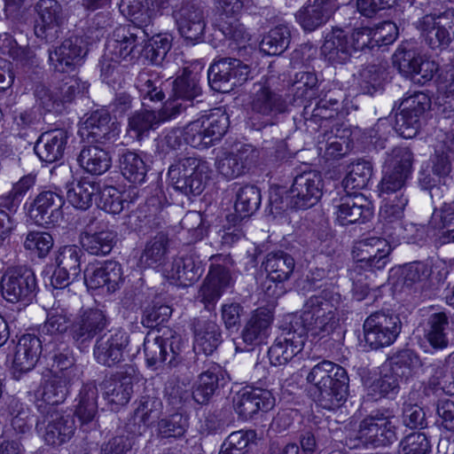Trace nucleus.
I'll return each mask as SVG.
<instances>
[{"label": "nucleus", "mask_w": 454, "mask_h": 454, "mask_svg": "<svg viewBox=\"0 0 454 454\" xmlns=\"http://www.w3.org/2000/svg\"><path fill=\"white\" fill-rule=\"evenodd\" d=\"M307 381L317 390V402L321 407L334 410L346 401L349 378L340 365L328 360L316 364L307 375Z\"/></svg>", "instance_id": "f257e3e1"}, {"label": "nucleus", "mask_w": 454, "mask_h": 454, "mask_svg": "<svg viewBox=\"0 0 454 454\" xmlns=\"http://www.w3.org/2000/svg\"><path fill=\"white\" fill-rule=\"evenodd\" d=\"M333 300V294L324 290L306 301L301 317L294 323L297 329L304 330L306 338L310 333L322 339L336 329L339 318Z\"/></svg>", "instance_id": "f03ea898"}, {"label": "nucleus", "mask_w": 454, "mask_h": 454, "mask_svg": "<svg viewBox=\"0 0 454 454\" xmlns=\"http://www.w3.org/2000/svg\"><path fill=\"white\" fill-rule=\"evenodd\" d=\"M207 160L195 156H177L168 168V178L174 188L190 196L200 195L210 178Z\"/></svg>", "instance_id": "7ed1b4c3"}, {"label": "nucleus", "mask_w": 454, "mask_h": 454, "mask_svg": "<svg viewBox=\"0 0 454 454\" xmlns=\"http://www.w3.org/2000/svg\"><path fill=\"white\" fill-rule=\"evenodd\" d=\"M181 337L168 327L157 333H148L144 340V353L149 367L157 370L163 366L176 367L181 362Z\"/></svg>", "instance_id": "20e7f679"}, {"label": "nucleus", "mask_w": 454, "mask_h": 454, "mask_svg": "<svg viewBox=\"0 0 454 454\" xmlns=\"http://www.w3.org/2000/svg\"><path fill=\"white\" fill-rule=\"evenodd\" d=\"M229 127V117L220 109L189 122L184 127L185 144L203 149L221 140Z\"/></svg>", "instance_id": "39448f33"}, {"label": "nucleus", "mask_w": 454, "mask_h": 454, "mask_svg": "<svg viewBox=\"0 0 454 454\" xmlns=\"http://www.w3.org/2000/svg\"><path fill=\"white\" fill-rule=\"evenodd\" d=\"M364 340L373 350L393 344L402 331L398 315L385 311L371 314L364 322Z\"/></svg>", "instance_id": "423d86ee"}, {"label": "nucleus", "mask_w": 454, "mask_h": 454, "mask_svg": "<svg viewBox=\"0 0 454 454\" xmlns=\"http://www.w3.org/2000/svg\"><path fill=\"white\" fill-rule=\"evenodd\" d=\"M0 287L7 301L27 306L36 295L37 283L32 270L20 266L6 270L2 276Z\"/></svg>", "instance_id": "0eeeda50"}, {"label": "nucleus", "mask_w": 454, "mask_h": 454, "mask_svg": "<svg viewBox=\"0 0 454 454\" xmlns=\"http://www.w3.org/2000/svg\"><path fill=\"white\" fill-rule=\"evenodd\" d=\"M393 417L376 411L359 423L356 439L366 447H386L397 440V427Z\"/></svg>", "instance_id": "6e6552de"}, {"label": "nucleus", "mask_w": 454, "mask_h": 454, "mask_svg": "<svg viewBox=\"0 0 454 454\" xmlns=\"http://www.w3.org/2000/svg\"><path fill=\"white\" fill-rule=\"evenodd\" d=\"M413 154L408 147L397 146L387 153V170L380 184L381 193H403V188L411 175Z\"/></svg>", "instance_id": "1a4fd4ad"}, {"label": "nucleus", "mask_w": 454, "mask_h": 454, "mask_svg": "<svg viewBox=\"0 0 454 454\" xmlns=\"http://www.w3.org/2000/svg\"><path fill=\"white\" fill-rule=\"evenodd\" d=\"M250 71V67L239 59L223 58L210 66L207 72L208 83L215 91L229 92L246 82Z\"/></svg>", "instance_id": "9d476101"}, {"label": "nucleus", "mask_w": 454, "mask_h": 454, "mask_svg": "<svg viewBox=\"0 0 454 454\" xmlns=\"http://www.w3.org/2000/svg\"><path fill=\"white\" fill-rule=\"evenodd\" d=\"M202 88L197 74L184 71L173 82L172 95L164 103L165 113L176 118L202 100Z\"/></svg>", "instance_id": "9b49d317"}, {"label": "nucleus", "mask_w": 454, "mask_h": 454, "mask_svg": "<svg viewBox=\"0 0 454 454\" xmlns=\"http://www.w3.org/2000/svg\"><path fill=\"white\" fill-rule=\"evenodd\" d=\"M153 34V29L127 24L116 27L106 44V51L117 59H133Z\"/></svg>", "instance_id": "f8f14e48"}, {"label": "nucleus", "mask_w": 454, "mask_h": 454, "mask_svg": "<svg viewBox=\"0 0 454 454\" xmlns=\"http://www.w3.org/2000/svg\"><path fill=\"white\" fill-rule=\"evenodd\" d=\"M210 260L212 265L209 273L199 292V297L208 310L211 309L210 306L213 307L225 289L230 286L231 283L230 270L233 265L230 255L215 254L211 256Z\"/></svg>", "instance_id": "ddd939ff"}, {"label": "nucleus", "mask_w": 454, "mask_h": 454, "mask_svg": "<svg viewBox=\"0 0 454 454\" xmlns=\"http://www.w3.org/2000/svg\"><path fill=\"white\" fill-rule=\"evenodd\" d=\"M430 106V98L423 92H415L403 98L395 116V131L403 138L414 137L420 129L421 116Z\"/></svg>", "instance_id": "4468645a"}, {"label": "nucleus", "mask_w": 454, "mask_h": 454, "mask_svg": "<svg viewBox=\"0 0 454 454\" xmlns=\"http://www.w3.org/2000/svg\"><path fill=\"white\" fill-rule=\"evenodd\" d=\"M89 51L83 36L72 35L48 50L50 65L59 73H70L83 64Z\"/></svg>", "instance_id": "2eb2a0df"}, {"label": "nucleus", "mask_w": 454, "mask_h": 454, "mask_svg": "<svg viewBox=\"0 0 454 454\" xmlns=\"http://www.w3.org/2000/svg\"><path fill=\"white\" fill-rule=\"evenodd\" d=\"M323 178L316 170L297 175L289 190L288 203L291 208L305 210L314 207L323 194Z\"/></svg>", "instance_id": "dca6fc26"}, {"label": "nucleus", "mask_w": 454, "mask_h": 454, "mask_svg": "<svg viewBox=\"0 0 454 454\" xmlns=\"http://www.w3.org/2000/svg\"><path fill=\"white\" fill-rule=\"evenodd\" d=\"M108 319L98 309H90L78 315L70 324L69 334L74 346L81 351L88 349L92 340L107 326Z\"/></svg>", "instance_id": "f3484780"}, {"label": "nucleus", "mask_w": 454, "mask_h": 454, "mask_svg": "<svg viewBox=\"0 0 454 454\" xmlns=\"http://www.w3.org/2000/svg\"><path fill=\"white\" fill-rule=\"evenodd\" d=\"M39 413L35 428L47 444L61 445L72 437L75 430L72 414L59 410Z\"/></svg>", "instance_id": "a211bd4d"}, {"label": "nucleus", "mask_w": 454, "mask_h": 454, "mask_svg": "<svg viewBox=\"0 0 454 454\" xmlns=\"http://www.w3.org/2000/svg\"><path fill=\"white\" fill-rule=\"evenodd\" d=\"M82 248L91 255L105 256L111 253L117 242V233L106 228L97 216H89L79 235Z\"/></svg>", "instance_id": "6ab92c4d"}, {"label": "nucleus", "mask_w": 454, "mask_h": 454, "mask_svg": "<svg viewBox=\"0 0 454 454\" xmlns=\"http://www.w3.org/2000/svg\"><path fill=\"white\" fill-rule=\"evenodd\" d=\"M35 36L45 43L54 42L61 34L60 27L65 19L62 5L58 0H39L35 4Z\"/></svg>", "instance_id": "aec40b11"}, {"label": "nucleus", "mask_w": 454, "mask_h": 454, "mask_svg": "<svg viewBox=\"0 0 454 454\" xmlns=\"http://www.w3.org/2000/svg\"><path fill=\"white\" fill-rule=\"evenodd\" d=\"M232 403L239 418L248 420L259 412L271 410L275 405V398L268 389L246 387L235 394Z\"/></svg>", "instance_id": "412c9836"}, {"label": "nucleus", "mask_w": 454, "mask_h": 454, "mask_svg": "<svg viewBox=\"0 0 454 454\" xmlns=\"http://www.w3.org/2000/svg\"><path fill=\"white\" fill-rule=\"evenodd\" d=\"M129 342V335L124 331H109L96 339L93 356L103 366H116L124 361Z\"/></svg>", "instance_id": "4be33fe9"}, {"label": "nucleus", "mask_w": 454, "mask_h": 454, "mask_svg": "<svg viewBox=\"0 0 454 454\" xmlns=\"http://www.w3.org/2000/svg\"><path fill=\"white\" fill-rule=\"evenodd\" d=\"M391 247L385 239L372 237L357 242L352 251L356 265L370 271L382 270L388 262Z\"/></svg>", "instance_id": "5701e85b"}, {"label": "nucleus", "mask_w": 454, "mask_h": 454, "mask_svg": "<svg viewBox=\"0 0 454 454\" xmlns=\"http://www.w3.org/2000/svg\"><path fill=\"white\" fill-rule=\"evenodd\" d=\"M253 114L262 119L257 129L277 123L278 115L287 110V105L282 96L262 84L254 85L251 101Z\"/></svg>", "instance_id": "b1692460"}, {"label": "nucleus", "mask_w": 454, "mask_h": 454, "mask_svg": "<svg viewBox=\"0 0 454 454\" xmlns=\"http://www.w3.org/2000/svg\"><path fill=\"white\" fill-rule=\"evenodd\" d=\"M304 330H299L291 323L289 328H286L275 339L269 348L268 356L271 365L281 366L288 364L304 348L306 341Z\"/></svg>", "instance_id": "393cba45"}, {"label": "nucleus", "mask_w": 454, "mask_h": 454, "mask_svg": "<svg viewBox=\"0 0 454 454\" xmlns=\"http://www.w3.org/2000/svg\"><path fill=\"white\" fill-rule=\"evenodd\" d=\"M64 203L61 194L53 191L42 192L29 207V217L38 225L46 228L55 226L63 219Z\"/></svg>", "instance_id": "a878e982"}, {"label": "nucleus", "mask_w": 454, "mask_h": 454, "mask_svg": "<svg viewBox=\"0 0 454 454\" xmlns=\"http://www.w3.org/2000/svg\"><path fill=\"white\" fill-rule=\"evenodd\" d=\"M174 17L182 37L192 44L203 40L206 20L204 11L193 3H184L174 12Z\"/></svg>", "instance_id": "bb28decb"}, {"label": "nucleus", "mask_w": 454, "mask_h": 454, "mask_svg": "<svg viewBox=\"0 0 454 454\" xmlns=\"http://www.w3.org/2000/svg\"><path fill=\"white\" fill-rule=\"evenodd\" d=\"M84 282L89 288H105L107 293H114L123 282L121 266L111 260L89 265L84 270Z\"/></svg>", "instance_id": "cd10ccee"}, {"label": "nucleus", "mask_w": 454, "mask_h": 454, "mask_svg": "<svg viewBox=\"0 0 454 454\" xmlns=\"http://www.w3.org/2000/svg\"><path fill=\"white\" fill-rule=\"evenodd\" d=\"M203 371L193 385L192 398L199 404H207L225 383L224 371L211 361L205 360Z\"/></svg>", "instance_id": "c85d7f7f"}, {"label": "nucleus", "mask_w": 454, "mask_h": 454, "mask_svg": "<svg viewBox=\"0 0 454 454\" xmlns=\"http://www.w3.org/2000/svg\"><path fill=\"white\" fill-rule=\"evenodd\" d=\"M62 376L51 375L35 393V406L39 412L58 411L57 406L63 403L74 383Z\"/></svg>", "instance_id": "c756f323"}, {"label": "nucleus", "mask_w": 454, "mask_h": 454, "mask_svg": "<svg viewBox=\"0 0 454 454\" xmlns=\"http://www.w3.org/2000/svg\"><path fill=\"white\" fill-rule=\"evenodd\" d=\"M337 9L336 0H309L295 18L305 31L312 32L325 24Z\"/></svg>", "instance_id": "7c9ffc66"}, {"label": "nucleus", "mask_w": 454, "mask_h": 454, "mask_svg": "<svg viewBox=\"0 0 454 454\" xmlns=\"http://www.w3.org/2000/svg\"><path fill=\"white\" fill-rule=\"evenodd\" d=\"M336 208L337 221L342 226L364 222L372 215L371 202L361 193L341 197Z\"/></svg>", "instance_id": "2f4dec72"}, {"label": "nucleus", "mask_w": 454, "mask_h": 454, "mask_svg": "<svg viewBox=\"0 0 454 454\" xmlns=\"http://www.w3.org/2000/svg\"><path fill=\"white\" fill-rule=\"evenodd\" d=\"M69 132L66 129H54L41 134L34 150L42 161L53 163L60 160L67 148Z\"/></svg>", "instance_id": "473e14b6"}, {"label": "nucleus", "mask_w": 454, "mask_h": 454, "mask_svg": "<svg viewBox=\"0 0 454 454\" xmlns=\"http://www.w3.org/2000/svg\"><path fill=\"white\" fill-rule=\"evenodd\" d=\"M273 320L270 310L265 308L257 309L246 322L240 334L247 350L263 343L270 335V328Z\"/></svg>", "instance_id": "72a5a7b5"}, {"label": "nucleus", "mask_w": 454, "mask_h": 454, "mask_svg": "<svg viewBox=\"0 0 454 454\" xmlns=\"http://www.w3.org/2000/svg\"><path fill=\"white\" fill-rule=\"evenodd\" d=\"M43 351V340L33 334L22 335L15 347L12 367L15 372H27L37 364Z\"/></svg>", "instance_id": "f704fd0d"}, {"label": "nucleus", "mask_w": 454, "mask_h": 454, "mask_svg": "<svg viewBox=\"0 0 454 454\" xmlns=\"http://www.w3.org/2000/svg\"><path fill=\"white\" fill-rule=\"evenodd\" d=\"M321 54L333 65L346 63L353 55L348 33L342 28L333 27L325 37Z\"/></svg>", "instance_id": "c9c22d12"}, {"label": "nucleus", "mask_w": 454, "mask_h": 454, "mask_svg": "<svg viewBox=\"0 0 454 454\" xmlns=\"http://www.w3.org/2000/svg\"><path fill=\"white\" fill-rule=\"evenodd\" d=\"M136 372L133 366L126 369V375L116 379H108L102 382L104 397L111 404L123 406L127 404L133 393L132 375Z\"/></svg>", "instance_id": "e433bc0d"}, {"label": "nucleus", "mask_w": 454, "mask_h": 454, "mask_svg": "<svg viewBox=\"0 0 454 454\" xmlns=\"http://www.w3.org/2000/svg\"><path fill=\"white\" fill-rule=\"evenodd\" d=\"M98 397V390L94 382H88L81 388L77 398L75 415L82 427H92L96 425Z\"/></svg>", "instance_id": "4c0bfd02"}, {"label": "nucleus", "mask_w": 454, "mask_h": 454, "mask_svg": "<svg viewBox=\"0 0 454 454\" xmlns=\"http://www.w3.org/2000/svg\"><path fill=\"white\" fill-rule=\"evenodd\" d=\"M193 328L194 348L206 356L211 355L222 342L220 326L215 321L199 318L194 322Z\"/></svg>", "instance_id": "58836bf2"}, {"label": "nucleus", "mask_w": 454, "mask_h": 454, "mask_svg": "<svg viewBox=\"0 0 454 454\" xmlns=\"http://www.w3.org/2000/svg\"><path fill=\"white\" fill-rule=\"evenodd\" d=\"M172 119L169 113H165L164 106L158 112L137 111L129 118V130L133 131L137 138H141L150 130L157 129L160 123Z\"/></svg>", "instance_id": "ea45409f"}, {"label": "nucleus", "mask_w": 454, "mask_h": 454, "mask_svg": "<svg viewBox=\"0 0 454 454\" xmlns=\"http://www.w3.org/2000/svg\"><path fill=\"white\" fill-rule=\"evenodd\" d=\"M163 403L160 398L156 395H143L137 402L135 410V419H138L142 425L138 426V429L133 430L129 425V430L134 434L142 435L162 413Z\"/></svg>", "instance_id": "a19ab883"}, {"label": "nucleus", "mask_w": 454, "mask_h": 454, "mask_svg": "<svg viewBox=\"0 0 454 454\" xmlns=\"http://www.w3.org/2000/svg\"><path fill=\"white\" fill-rule=\"evenodd\" d=\"M416 27L420 31L425 43L432 50L442 51L451 43L448 32L444 30L435 16H424L417 22Z\"/></svg>", "instance_id": "79ce46f5"}, {"label": "nucleus", "mask_w": 454, "mask_h": 454, "mask_svg": "<svg viewBox=\"0 0 454 454\" xmlns=\"http://www.w3.org/2000/svg\"><path fill=\"white\" fill-rule=\"evenodd\" d=\"M79 165L91 175H102L112 165V157L109 152L98 145L84 146L77 158Z\"/></svg>", "instance_id": "37998d69"}, {"label": "nucleus", "mask_w": 454, "mask_h": 454, "mask_svg": "<svg viewBox=\"0 0 454 454\" xmlns=\"http://www.w3.org/2000/svg\"><path fill=\"white\" fill-rule=\"evenodd\" d=\"M429 224L440 231L442 244L454 243V201H444L434 208Z\"/></svg>", "instance_id": "c03bdc74"}, {"label": "nucleus", "mask_w": 454, "mask_h": 454, "mask_svg": "<svg viewBox=\"0 0 454 454\" xmlns=\"http://www.w3.org/2000/svg\"><path fill=\"white\" fill-rule=\"evenodd\" d=\"M111 116L107 110L92 112L84 121L80 134L83 138L99 143L111 133Z\"/></svg>", "instance_id": "a18cd8bd"}, {"label": "nucleus", "mask_w": 454, "mask_h": 454, "mask_svg": "<svg viewBox=\"0 0 454 454\" xmlns=\"http://www.w3.org/2000/svg\"><path fill=\"white\" fill-rule=\"evenodd\" d=\"M202 271L200 262L192 254H187L174 259L168 277L181 286H189L200 278Z\"/></svg>", "instance_id": "49530a36"}, {"label": "nucleus", "mask_w": 454, "mask_h": 454, "mask_svg": "<svg viewBox=\"0 0 454 454\" xmlns=\"http://www.w3.org/2000/svg\"><path fill=\"white\" fill-rule=\"evenodd\" d=\"M263 265L269 278L278 282H286L294 272L295 261L291 254L284 251H276L267 254Z\"/></svg>", "instance_id": "de8ad7c7"}, {"label": "nucleus", "mask_w": 454, "mask_h": 454, "mask_svg": "<svg viewBox=\"0 0 454 454\" xmlns=\"http://www.w3.org/2000/svg\"><path fill=\"white\" fill-rule=\"evenodd\" d=\"M389 364L391 372L406 382L417 373L422 362L414 350L403 348L389 358Z\"/></svg>", "instance_id": "09e8293b"}, {"label": "nucleus", "mask_w": 454, "mask_h": 454, "mask_svg": "<svg viewBox=\"0 0 454 454\" xmlns=\"http://www.w3.org/2000/svg\"><path fill=\"white\" fill-rule=\"evenodd\" d=\"M168 253V235L159 232L146 242L140 256V262L145 267L158 268L166 262Z\"/></svg>", "instance_id": "8fccbe9b"}, {"label": "nucleus", "mask_w": 454, "mask_h": 454, "mask_svg": "<svg viewBox=\"0 0 454 454\" xmlns=\"http://www.w3.org/2000/svg\"><path fill=\"white\" fill-rule=\"evenodd\" d=\"M408 203V198L403 193L395 195L393 199H388L380 207V216L384 221V232L389 238H394L395 232L390 231V224L394 223L395 231H401L403 227L401 220L403 216V211Z\"/></svg>", "instance_id": "3c124183"}, {"label": "nucleus", "mask_w": 454, "mask_h": 454, "mask_svg": "<svg viewBox=\"0 0 454 454\" xmlns=\"http://www.w3.org/2000/svg\"><path fill=\"white\" fill-rule=\"evenodd\" d=\"M120 12L129 19L130 25L153 29V12L149 0H121Z\"/></svg>", "instance_id": "603ef678"}, {"label": "nucleus", "mask_w": 454, "mask_h": 454, "mask_svg": "<svg viewBox=\"0 0 454 454\" xmlns=\"http://www.w3.org/2000/svg\"><path fill=\"white\" fill-rule=\"evenodd\" d=\"M450 326L449 317L444 312L433 313L429 316L425 329V338L434 349H444L449 345L447 330Z\"/></svg>", "instance_id": "864d4df0"}, {"label": "nucleus", "mask_w": 454, "mask_h": 454, "mask_svg": "<svg viewBox=\"0 0 454 454\" xmlns=\"http://www.w3.org/2000/svg\"><path fill=\"white\" fill-rule=\"evenodd\" d=\"M161 85L162 82L155 74L145 70L138 73L135 86L139 92L144 106H146L148 102L163 101L165 93Z\"/></svg>", "instance_id": "5fc2aeb1"}, {"label": "nucleus", "mask_w": 454, "mask_h": 454, "mask_svg": "<svg viewBox=\"0 0 454 454\" xmlns=\"http://www.w3.org/2000/svg\"><path fill=\"white\" fill-rule=\"evenodd\" d=\"M52 354V375L62 376V379L72 382L78 380V369L74 365V358L72 351L66 345L50 350Z\"/></svg>", "instance_id": "6e6d98bb"}, {"label": "nucleus", "mask_w": 454, "mask_h": 454, "mask_svg": "<svg viewBox=\"0 0 454 454\" xmlns=\"http://www.w3.org/2000/svg\"><path fill=\"white\" fill-rule=\"evenodd\" d=\"M172 47V36L168 34H153L141 47V52L153 65L163 63L168 52Z\"/></svg>", "instance_id": "4d7b16f0"}, {"label": "nucleus", "mask_w": 454, "mask_h": 454, "mask_svg": "<svg viewBox=\"0 0 454 454\" xmlns=\"http://www.w3.org/2000/svg\"><path fill=\"white\" fill-rule=\"evenodd\" d=\"M290 41V29L285 25L277 26L263 36L260 50L267 55H280L288 48Z\"/></svg>", "instance_id": "13d9d810"}, {"label": "nucleus", "mask_w": 454, "mask_h": 454, "mask_svg": "<svg viewBox=\"0 0 454 454\" xmlns=\"http://www.w3.org/2000/svg\"><path fill=\"white\" fill-rule=\"evenodd\" d=\"M69 318L64 310H54L48 314L46 321L39 327V333L45 344L46 350L50 348L51 342L54 339H59L70 325Z\"/></svg>", "instance_id": "bf43d9fd"}, {"label": "nucleus", "mask_w": 454, "mask_h": 454, "mask_svg": "<svg viewBox=\"0 0 454 454\" xmlns=\"http://www.w3.org/2000/svg\"><path fill=\"white\" fill-rule=\"evenodd\" d=\"M99 191V185L83 179L67 190V197L69 203L75 208L86 210L93 203L94 197Z\"/></svg>", "instance_id": "052dcab7"}, {"label": "nucleus", "mask_w": 454, "mask_h": 454, "mask_svg": "<svg viewBox=\"0 0 454 454\" xmlns=\"http://www.w3.org/2000/svg\"><path fill=\"white\" fill-rule=\"evenodd\" d=\"M261 200L260 189L253 184H246L236 193L235 211L241 219L248 217L258 210Z\"/></svg>", "instance_id": "680f3d73"}, {"label": "nucleus", "mask_w": 454, "mask_h": 454, "mask_svg": "<svg viewBox=\"0 0 454 454\" xmlns=\"http://www.w3.org/2000/svg\"><path fill=\"white\" fill-rule=\"evenodd\" d=\"M340 106L339 98L326 95L318 100L315 107L311 108L310 106H305L302 117L305 121H309L318 124L322 121L334 118L338 114Z\"/></svg>", "instance_id": "e2e57ef3"}, {"label": "nucleus", "mask_w": 454, "mask_h": 454, "mask_svg": "<svg viewBox=\"0 0 454 454\" xmlns=\"http://www.w3.org/2000/svg\"><path fill=\"white\" fill-rule=\"evenodd\" d=\"M372 176V166L370 161L357 160L350 163L347 168V175L342 181L344 188L364 189L367 186Z\"/></svg>", "instance_id": "0e129e2a"}, {"label": "nucleus", "mask_w": 454, "mask_h": 454, "mask_svg": "<svg viewBox=\"0 0 454 454\" xmlns=\"http://www.w3.org/2000/svg\"><path fill=\"white\" fill-rule=\"evenodd\" d=\"M120 168L123 176L129 182H144L147 168L143 159L136 153L127 151L120 157Z\"/></svg>", "instance_id": "69168bd1"}, {"label": "nucleus", "mask_w": 454, "mask_h": 454, "mask_svg": "<svg viewBox=\"0 0 454 454\" xmlns=\"http://www.w3.org/2000/svg\"><path fill=\"white\" fill-rule=\"evenodd\" d=\"M432 274V268L424 262H413L404 265L401 270L400 279L403 286L415 290L423 282H426Z\"/></svg>", "instance_id": "338daca9"}, {"label": "nucleus", "mask_w": 454, "mask_h": 454, "mask_svg": "<svg viewBox=\"0 0 454 454\" xmlns=\"http://www.w3.org/2000/svg\"><path fill=\"white\" fill-rule=\"evenodd\" d=\"M98 194L99 195L98 207L110 214H120L123 209L129 208L131 203L123 198V194L114 186L99 187Z\"/></svg>", "instance_id": "774afa93"}]
</instances>
